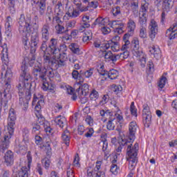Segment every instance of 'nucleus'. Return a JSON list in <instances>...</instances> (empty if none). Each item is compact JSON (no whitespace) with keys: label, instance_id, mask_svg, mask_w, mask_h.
Returning <instances> with one entry per match:
<instances>
[{"label":"nucleus","instance_id":"f257e3e1","mask_svg":"<svg viewBox=\"0 0 177 177\" xmlns=\"http://www.w3.org/2000/svg\"><path fill=\"white\" fill-rule=\"evenodd\" d=\"M31 76L28 73L22 75L19 77V82L17 88L19 95V104L24 111H27L28 109V102L31 100Z\"/></svg>","mask_w":177,"mask_h":177},{"label":"nucleus","instance_id":"f03ea898","mask_svg":"<svg viewBox=\"0 0 177 177\" xmlns=\"http://www.w3.org/2000/svg\"><path fill=\"white\" fill-rule=\"evenodd\" d=\"M16 111L13 108L9 110L8 118V129L3 131V140L0 143V153H5L6 150L9 149L10 139L15 133V127H16Z\"/></svg>","mask_w":177,"mask_h":177},{"label":"nucleus","instance_id":"7ed1b4c3","mask_svg":"<svg viewBox=\"0 0 177 177\" xmlns=\"http://www.w3.org/2000/svg\"><path fill=\"white\" fill-rule=\"evenodd\" d=\"M138 151H139V144L138 143H136L133 147L131 144L127 148V161H129L130 171H133L138 164Z\"/></svg>","mask_w":177,"mask_h":177},{"label":"nucleus","instance_id":"20e7f679","mask_svg":"<svg viewBox=\"0 0 177 177\" xmlns=\"http://www.w3.org/2000/svg\"><path fill=\"white\" fill-rule=\"evenodd\" d=\"M31 21V16H27L26 18V24L18 25L19 32L20 34H24L26 31H28V30H30V26L35 27V30L38 31V30H39V18L38 17V15H35V17L32 18V23Z\"/></svg>","mask_w":177,"mask_h":177},{"label":"nucleus","instance_id":"39448f33","mask_svg":"<svg viewBox=\"0 0 177 177\" xmlns=\"http://www.w3.org/2000/svg\"><path fill=\"white\" fill-rule=\"evenodd\" d=\"M32 74L35 79L40 80L44 82L43 86H44V91H48L49 88L48 87V83H45L46 81V67L39 65H35L32 71Z\"/></svg>","mask_w":177,"mask_h":177},{"label":"nucleus","instance_id":"423d86ee","mask_svg":"<svg viewBox=\"0 0 177 177\" xmlns=\"http://www.w3.org/2000/svg\"><path fill=\"white\" fill-rule=\"evenodd\" d=\"M49 30H50V26L49 24H44L41 28V44L40 46V50L44 52V53H46L49 52V46H48V41H49Z\"/></svg>","mask_w":177,"mask_h":177},{"label":"nucleus","instance_id":"0eeeda50","mask_svg":"<svg viewBox=\"0 0 177 177\" xmlns=\"http://www.w3.org/2000/svg\"><path fill=\"white\" fill-rule=\"evenodd\" d=\"M93 75V68H90L86 71H80L78 72L77 70H73L72 71V77L76 81V85H81L85 81V78H91Z\"/></svg>","mask_w":177,"mask_h":177},{"label":"nucleus","instance_id":"6e6552de","mask_svg":"<svg viewBox=\"0 0 177 177\" xmlns=\"http://www.w3.org/2000/svg\"><path fill=\"white\" fill-rule=\"evenodd\" d=\"M10 82L6 80V84L4 85V91L2 93L0 94V118L1 114L2 113V106L4 107H8V97H10Z\"/></svg>","mask_w":177,"mask_h":177},{"label":"nucleus","instance_id":"1a4fd4ad","mask_svg":"<svg viewBox=\"0 0 177 177\" xmlns=\"http://www.w3.org/2000/svg\"><path fill=\"white\" fill-rule=\"evenodd\" d=\"M50 52L44 53L43 64L44 67H53L54 70H57V64L56 62V57L55 55L52 57Z\"/></svg>","mask_w":177,"mask_h":177},{"label":"nucleus","instance_id":"9d476101","mask_svg":"<svg viewBox=\"0 0 177 177\" xmlns=\"http://www.w3.org/2000/svg\"><path fill=\"white\" fill-rule=\"evenodd\" d=\"M102 167V161L97 160L96 162L95 167L93 170L91 169H87L88 177H106V173L104 171L100 170Z\"/></svg>","mask_w":177,"mask_h":177},{"label":"nucleus","instance_id":"9b49d317","mask_svg":"<svg viewBox=\"0 0 177 177\" xmlns=\"http://www.w3.org/2000/svg\"><path fill=\"white\" fill-rule=\"evenodd\" d=\"M35 62V56L32 55V57L28 58V57H26L24 58V60L21 63V75L19 77V78H21V77L26 76V74H28V75H30V77H31V75H30V73H28V63L30 64V66H32V64H34Z\"/></svg>","mask_w":177,"mask_h":177},{"label":"nucleus","instance_id":"f8f14e48","mask_svg":"<svg viewBox=\"0 0 177 177\" xmlns=\"http://www.w3.org/2000/svg\"><path fill=\"white\" fill-rule=\"evenodd\" d=\"M142 118L145 127L149 128L151 124V112H150V107L146 104L143 105Z\"/></svg>","mask_w":177,"mask_h":177},{"label":"nucleus","instance_id":"ddd939ff","mask_svg":"<svg viewBox=\"0 0 177 177\" xmlns=\"http://www.w3.org/2000/svg\"><path fill=\"white\" fill-rule=\"evenodd\" d=\"M174 0H163L162 8L163 12L161 14V23L164 24V21H165V17L167 16V14L165 12H169L170 9L174 6Z\"/></svg>","mask_w":177,"mask_h":177},{"label":"nucleus","instance_id":"4468645a","mask_svg":"<svg viewBox=\"0 0 177 177\" xmlns=\"http://www.w3.org/2000/svg\"><path fill=\"white\" fill-rule=\"evenodd\" d=\"M54 57H55L56 62H57V69L60 68V67H64L66 66V62L68 57H67V53L63 52L60 53V50L59 54H54Z\"/></svg>","mask_w":177,"mask_h":177},{"label":"nucleus","instance_id":"2eb2a0df","mask_svg":"<svg viewBox=\"0 0 177 177\" xmlns=\"http://www.w3.org/2000/svg\"><path fill=\"white\" fill-rule=\"evenodd\" d=\"M38 44H39V33L37 30V32H32L31 35L30 46L32 49L30 50V53H35L37 48H38Z\"/></svg>","mask_w":177,"mask_h":177},{"label":"nucleus","instance_id":"dca6fc26","mask_svg":"<svg viewBox=\"0 0 177 177\" xmlns=\"http://www.w3.org/2000/svg\"><path fill=\"white\" fill-rule=\"evenodd\" d=\"M59 41L57 39L52 38L48 44V52L51 55H59L60 49L59 48Z\"/></svg>","mask_w":177,"mask_h":177},{"label":"nucleus","instance_id":"f3484780","mask_svg":"<svg viewBox=\"0 0 177 177\" xmlns=\"http://www.w3.org/2000/svg\"><path fill=\"white\" fill-rule=\"evenodd\" d=\"M138 129V124H136V122H131L129 125V134L128 139L129 140L130 143H133L135 140V135L136 133V131Z\"/></svg>","mask_w":177,"mask_h":177},{"label":"nucleus","instance_id":"a211bd4d","mask_svg":"<svg viewBox=\"0 0 177 177\" xmlns=\"http://www.w3.org/2000/svg\"><path fill=\"white\" fill-rule=\"evenodd\" d=\"M37 102L35 109L36 111H39L41 110V108L44 104H45V102L44 101V95L41 93H35L33 95V100H32V104H35V102Z\"/></svg>","mask_w":177,"mask_h":177},{"label":"nucleus","instance_id":"6ab92c4d","mask_svg":"<svg viewBox=\"0 0 177 177\" xmlns=\"http://www.w3.org/2000/svg\"><path fill=\"white\" fill-rule=\"evenodd\" d=\"M149 37L153 41L154 38H156V35L158 34V24L157 21H154V19L151 20V22L149 26Z\"/></svg>","mask_w":177,"mask_h":177},{"label":"nucleus","instance_id":"aec40b11","mask_svg":"<svg viewBox=\"0 0 177 177\" xmlns=\"http://www.w3.org/2000/svg\"><path fill=\"white\" fill-rule=\"evenodd\" d=\"M15 162V156L12 151H7L4 156V163L7 167H12Z\"/></svg>","mask_w":177,"mask_h":177},{"label":"nucleus","instance_id":"412c9836","mask_svg":"<svg viewBox=\"0 0 177 177\" xmlns=\"http://www.w3.org/2000/svg\"><path fill=\"white\" fill-rule=\"evenodd\" d=\"M75 86H78L77 88H76V92L79 93V95H82V96H86L88 95V93L89 92V85L88 84H82L77 85V83L75 84Z\"/></svg>","mask_w":177,"mask_h":177},{"label":"nucleus","instance_id":"4be33fe9","mask_svg":"<svg viewBox=\"0 0 177 177\" xmlns=\"http://www.w3.org/2000/svg\"><path fill=\"white\" fill-rule=\"evenodd\" d=\"M102 56L104 57L105 62H113V63L117 62V55L113 54L111 50H104Z\"/></svg>","mask_w":177,"mask_h":177},{"label":"nucleus","instance_id":"5701e85b","mask_svg":"<svg viewBox=\"0 0 177 177\" xmlns=\"http://www.w3.org/2000/svg\"><path fill=\"white\" fill-rule=\"evenodd\" d=\"M109 21V18L102 17H97L94 23L91 26V28H95L96 26H98V27H104V26L107 25V22Z\"/></svg>","mask_w":177,"mask_h":177},{"label":"nucleus","instance_id":"b1692460","mask_svg":"<svg viewBox=\"0 0 177 177\" xmlns=\"http://www.w3.org/2000/svg\"><path fill=\"white\" fill-rule=\"evenodd\" d=\"M111 28H113L115 32L121 34L122 33V28H124V23H122V21H113Z\"/></svg>","mask_w":177,"mask_h":177},{"label":"nucleus","instance_id":"393cba45","mask_svg":"<svg viewBox=\"0 0 177 177\" xmlns=\"http://www.w3.org/2000/svg\"><path fill=\"white\" fill-rule=\"evenodd\" d=\"M102 48L104 49H109L111 48L113 52H118L120 50V44L106 41L102 44Z\"/></svg>","mask_w":177,"mask_h":177},{"label":"nucleus","instance_id":"a878e982","mask_svg":"<svg viewBox=\"0 0 177 177\" xmlns=\"http://www.w3.org/2000/svg\"><path fill=\"white\" fill-rule=\"evenodd\" d=\"M118 144H119V147L116 149L118 153L121 152V151L122 150V147H124V146H127L128 147L129 145H131V147H133V146H132V142H130V141L125 140V138L122 137H120L118 138Z\"/></svg>","mask_w":177,"mask_h":177},{"label":"nucleus","instance_id":"bb28decb","mask_svg":"<svg viewBox=\"0 0 177 177\" xmlns=\"http://www.w3.org/2000/svg\"><path fill=\"white\" fill-rule=\"evenodd\" d=\"M36 8L40 16H44L45 11L46 10V1L45 0H41L39 3H36Z\"/></svg>","mask_w":177,"mask_h":177},{"label":"nucleus","instance_id":"cd10ccee","mask_svg":"<svg viewBox=\"0 0 177 177\" xmlns=\"http://www.w3.org/2000/svg\"><path fill=\"white\" fill-rule=\"evenodd\" d=\"M97 71L100 75H101V77L98 79V81H100L102 83L104 82L106 80H107L106 75H107V71L104 70V66L101 65L100 68L97 69Z\"/></svg>","mask_w":177,"mask_h":177},{"label":"nucleus","instance_id":"c85d7f7f","mask_svg":"<svg viewBox=\"0 0 177 177\" xmlns=\"http://www.w3.org/2000/svg\"><path fill=\"white\" fill-rule=\"evenodd\" d=\"M54 122L55 125H58L62 129L64 128V125L66 124V118L60 115L55 118Z\"/></svg>","mask_w":177,"mask_h":177},{"label":"nucleus","instance_id":"c756f323","mask_svg":"<svg viewBox=\"0 0 177 177\" xmlns=\"http://www.w3.org/2000/svg\"><path fill=\"white\" fill-rule=\"evenodd\" d=\"M62 139L63 143L68 147L70 146V140L71 137L70 136V131L68 130H65L62 134Z\"/></svg>","mask_w":177,"mask_h":177},{"label":"nucleus","instance_id":"7c9ffc66","mask_svg":"<svg viewBox=\"0 0 177 177\" xmlns=\"http://www.w3.org/2000/svg\"><path fill=\"white\" fill-rule=\"evenodd\" d=\"M149 52L151 53V55H153L157 59L161 57V50L158 48H156L155 46L149 47Z\"/></svg>","mask_w":177,"mask_h":177},{"label":"nucleus","instance_id":"2f4dec72","mask_svg":"<svg viewBox=\"0 0 177 177\" xmlns=\"http://www.w3.org/2000/svg\"><path fill=\"white\" fill-rule=\"evenodd\" d=\"M54 16H61L63 17V4L62 1H58L55 6Z\"/></svg>","mask_w":177,"mask_h":177},{"label":"nucleus","instance_id":"473e14b6","mask_svg":"<svg viewBox=\"0 0 177 177\" xmlns=\"http://www.w3.org/2000/svg\"><path fill=\"white\" fill-rule=\"evenodd\" d=\"M136 28V24L135 23V21L129 19L127 22L128 32H129L130 34H133Z\"/></svg>","mask_w":177,"mask_h":177},{"label":"nucleus","instance_id":"72a5a7b5","mask_svg":"<svg viewBox=\"0 0 177 177\" xmlns=\"http://www.w3.org/2000/svg\"><path fill=\"white\" fill-rule=\"evenodd\" d=\"M41 127L40 126L39 124L37 122H33L32 123V135H39L41 132Z\"/></svg>","mask_w":177,"mask_h":177},{"label":"nucleus","instance_id":"f704fd0d","mask_svg":"<svg viewBox=\"0 0 177 177\" xmlns=\"http://www.w3.org/2000/svg\"><path fill=\"white\" fill-rule=\"evenodd\" d=\"M119 73L117 70L111 69L106 73V77L109 78V80H117L118 78Z\"/></svg>","mask_w":177,"mask_h":177},{"label":"nucleus","instance_id":"c9c22d12","mask_svg":"<svg viewBox=\"0 0 177 177\" xmlns=\"http://www.w3.org/2000/svg\"><path fill=\"white\" fill-rule=\"evenodd\" d=\"M69 48L71 52L75 55H81V50L80 49V46H78L76 43H72L69 46Z\"/></svg>","mask_w":177,"mask_h":177},{"label":"nucleus","instance_id":"e433bc0d","mask_svg":"<svg viewBox=\"0 0 177 177\" xmlns=\"http://www.w3.org/2000/svg\"><path fill=\"white\" fill-rule=\"evenodd\" d=\"M140 38L145 39V38H147V26H140Z\"/></svg>","mask_w":177,"mask_h":177},{"label":"nucleus","instance_id":"4c0bfd02","mask_svg":"<svg viewBox=\"0 0 177 177\" xmlns=\"http://www.w3.org/2000/svg\"><path fill=\"white\" fill-rule=\"evenodd\" d=\"M128 57H129V50L123 51V53L116 55V60H125Z\"/></svg>","mask_w":177,"mask_h":177},{"label":"nucleus","instance_id":"58836bf2","mask_svg":"<svg viewBox=\"0 0 177 177\" xmlns=\"http://www.w3.org/2000/svg\"><path fill=\"white\" fill-rule=\"evenodd\" d=\"M140 26H147V14L142 13L139 17Z\"/></svg>","mask_w":177,"mask_h":177},{"label":"nucleus","instance_id":"ea45409f","mask_svg":"<svg viewBox=\"0 0 177 177\" xmlns=\"http://www.w3.org/2000/svg\"><path fill=\"white\" fill-rule=\"evenodd\" d=\"M73 3L80 12H86L88 10V7L82 6V3L80 0H73Z\"/></svg>","mask_w":177,"mask_h":177},{"label":"nucleus","instance_id":"a19ab883","mask_svg":"<svg viewBox=\"0 0 177 177\" xmlns=\"http://www.w3.org/2000/svg\"><path fill=\"white\" fill-rule=\"evenodd\" d=\"M114 120H115V118H109V120L106 123V129H108V131H114L115 128V125H114V123H113Z\"/></svg>","mask_w":177,"mask_h":177},{"label":"nucleus","instance_id":"79ce46f5","mask_svg":"<svg viewBox=\"0 0 177 177\" xmlns=\"http://www.w3.org/2000/svg\"><path fill=\"white\" fill-rule=\"evenodd\" d=\"M111 12L113 17H117V16H120V15H121V7L115 6L112 8Z\"/></svg>","mask_w":177,"mask_h":177},{"label":"nucleus","instance_id":"37998d69","mask_svg":"<svg viewBox=\"0 0 177 177\" xmlns=\"http://www.w3.org/2000/svg\"><path fill=\"white\" fill-rule=\"evenodd\" d=\"M37 117V122L38 124H39V125L41 127H45V125H47V124L48 123V121L45 120V118H44V116H42V115L39 114V115H36Z\"/></svg>","mask_w":177,"mask_h":177},{"label":"nucleus","instance_id":"c03bdc74","mask_svg":"<svg viewBox=\"0 0 177 177\" xmlns=\"http://www.w3.org/2000/svg\"><path fill=\"white\" fill-rule=\"evenodd\" d=\"M149 1L144 0L141 4V13L147 14V10H149Z\"/></svg>","mask_w":177,"mask_h":177},{"label":"nucleus","instance_id":"a18cd8bd","mask_svg":"<svg viewBox=\"0 0 177 177\" xmlns=\"http://www.w3.org/2000/svg\"><path fill=\"white\" fill-rule=\"evenodd\" d=\"M5 78L6 81H8V82H10L12 78H13V73H12V69H10V68H7L5 73Z\"/></svg>","mask_w":177,"mask_h":177},{"label":"nucleus","instance_id":"49530a36","mask_svg":"<svg viewBox=\"0 0 177 177\" xmlns=\"http://www.w3.org/2000/svg\"><path fill=\"white\" fill-rule=\"evenodd\" d=\"M55 32L57 34H64V32H66V29L64 28V26H63L62 25V24H57L55 26Z\"/></svg>","mask_w":177,"mask_h":177},{"label":"nucleus","instance_id":"de8ad7c7","mask_svg":"<svg viewBox=\"0 0 177 177\" xmlns=\"http://www.w3.org/2000/svg\"><path fill=\"white\" fill-rule=\"evenodd\" d=\"M5 56H8V46L6 44H4L3 46V50L2 53H1V57L2 62H6V59H5Z\"/></svg>","mask_w":177,"mask_h":177},{"label":"nucleus","instance_id":"09e8293b","mask_svg":"<svg viewBox=\"0 0 177 177\" xmlns=\"http://www.w3.org/2000/svg\"><path fill=\"white\" fill-rule=\"evenodd\" d=\"M53 67L52 66H47L46 67V75L48 78H53L55 77V72L53 71Z\"/></svg>","mask_w":177,"mask_h":177},{"label":"nucleus","instance_id":"8fccbe9b","mask_svg":"<svg viewBox=\"0 0 177 177\" xmlns=\"http://www.w3.org/2000/svg\"><path fill=\"white\" fill-rule=\"evenodd\" d=\"M91 100H97L99 99V92L95 89H93L90 93Z\"/></svg>","mask_w":177,"mask_h":177},{"label":"nucleus","instance_id":"3c124183","mask_svg":"<svg viewBox=\"0 0 177 177\" xmlns=\"http://www.w3.org/2000/svg\"><path fill=\"white\" fill-rule=\"evenodd\" d=\"M130 111L132 115L134 117H138V109H136V106H135V102H132L130 106Z\"/></svg>","mask_w":177,"mask_h":177},{"label":"nucleus","instance_id":"603ef678","mask_svg":"<svg viewBox=\"0 0 177 177\" xmlns=\"http://www.w3.org/2000/svg\"><path fill=\"white\" fill-rule=\"evenodd\" d=\"M166 82H167V77L164 75H162V77L160 79V81L158 82V86H159L160 89H162L164 86H165Z\"/></svg>","mask_w":177,"mask_h":177},{"label":"nucleus","instance_id":"864d4df0","mask_svg":"<svg viewBox=\"0 0 177 177\" xmlns=\"http://www.w3.org/2000/svg\"><path fill=\"white\" fill-rule=\"evenodd\" d=\"M100 114L101 117H104V115L109 116V118H111V117H113V111H111L110 110L104 111V109H102L100 111Z\"/></svg>","mask_w":177,"mask_h":177},{"label":"nucleus","instance_id":"5fc2aeb1","mask_svg":"<svg viewBox=\"0 0 177 177\" xmlns=\"http://www.w3.org/2000/svg\"><path fill=\"white\" fill-rule=\"evenodd\" d=\"M119 169L120 168L115 163H112L111 166V169H110V171L111 172V174H113V175H117L118 174Z\"/></svg>","mask_w":177,"mask_h":177},{"label":"nucleus","instance_id":"6e6d98bb","mask_svg":"<svg viewBox=\"0 0 177 177\" xmlns=\"http://www.w3.org/2000/svg\"><path fill=\"white\" fill-rule=\"evenodd\" d=\"M41 162L44 164L45 169H49V167H50V160L48 158H44L41 160Z\"/></svg>","mask_w":177,"mask_h":177},{"label":"nucleus","instance_id":"4d7b16f0","mask_svg":"<svg viewBox=\"0 0 177 177\" xmlns=\"http://www.w3.org/2000/svg\"><path fill=\"white\" fill-rule=\"evenodd\" d=\"M131 45V41H127L125 42L122 43V47H121V50L122 51H127L129 50V46Z\"/></svg>","mask_w":177,"mask_h":177},{"label":"nucleus","instance_id":"13d9d810","mask_svg":"<svg viewBox=\"0 0 177 177\" xmlns=\"http://www.w3.org/2000/svg\"><path fill=\"white\" fill-rule=\"evenodd\" d=\"M132 46L133 47V50L140 49V46L139 45V39L137 38H134L131 41Z\"/></svg>","mask_w":177,"mask_h":177},{"label":"nucleus","instance_id":"bf43d9fd","mask_svg":"<svg viewBox=\"0 0 177 177\" xmlns=\"http://www.w3.org/2000/svg\"><path fill=\"white\" fill-rule=\"evenodd\" d=\"M99 6V2L97 1L92 0L86 6L88 8H93V9H96Z\"/></svg>","mask_w":177,"mask_h":177},{"label":"nucleus","instance_id":"052dcab7","mask_svg":"<svg viewBox=\"0 0 177 177\" xmlns=\"http://www.w3.org/2000/svg\"><path fill=\"white\" fill-rule=\"evenodd\" d=\"M109 98H110V97L109 96V95H104L102 98V100L100 101V102H99V105L103 106V105L106 104V103H107V102H109Z\"/></svg>","mask_w":177,"mask_h":177},{"label":"nucleus","instance_id":"680f3d73","mask_svg":"<svg viewBox=\"0 0 177 177\" xmlns=\"http://www.w3.org/2000/svg\"><path fill=\"white\" fill-rule=\"evenodd\" d=\"M43 140L44 139L42 138V137H41V136L38 134H35V143H36L37 146H39V145L42 143Z\"/></svg>","mask_w":177,"mask_h":177},{"label":"nucleus","instance_id":"e2e57ef3","mask_svg":"<svg viewBox=\"0 0 177 177\" xmlns=\"http://www.w3.org/2000/svg\"><path fill=\"white\" fill-rule=\"evenodd\" d=\"M133 55L136 56V57H142V56H145L143 55V51L140 49L133 50Z\"/></svg>","mask_w":177,"mask_h":177},{"label":"nucleus","instance_id":"0e129e2a","mask_svg":"<svg viewBox=\"0 0 177 177\" xmlns=\"http://www.w3.org/2000/svg\"><path fill=\"white\" fill-rule=\"evenodd\" d=\"M115 118V120L116 118L118 122H119V123H123L124 122V117H122V115L115 113L114 114V116L113 117V118Z\"/></svg>","mask_w":177,"mask_h":177},{"label":"nucleus","instance_id":"69168bd1","mask_svg":"<svg viewBox=\"0 0 177 177\" xmlns=\"http://www.w3.org/2000/svg\"><path fill=\"white\" fill-rule=\"evenodd\" d=\"M62 16H57V15H54V17H53V23H55L57 24H62Z\"/></svg>","mask_w":177,"mask_h":177},{"label":"nucleus","instance_id":"338daca9","mask_svg":"<svg viewBox=\"0 0 177 177\" xmlns=\"http://www.w3.org/2000/svg\"><path fill=\"white\" fill-rule=\"evenodd\" d=\"M164 2V0H154V6L158 9V10H160V8L161 6H162V3Z\"/></svg>","mask_w":177,"mask_h":177},{"label":"nucleus","instance_id":"774afa93","mask_svg":"<svg viewBox=\"0 0 177 177\" xmlns=\"http://www.w3.org/2000/svg\"><path fill=\"white\" fill-rule=\"evenodd\" d=\"M85 121H86V124H88V125H89L90 127H93V118H92V116L87 115L86 117Z\"/></svg>","mask_w":177,"mask_h":177}]
</instances>
